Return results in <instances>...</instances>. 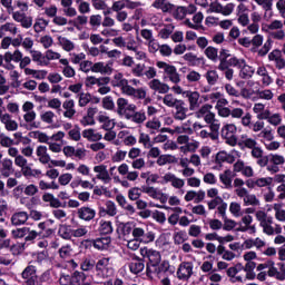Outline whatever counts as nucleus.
Instances as JSON below:
<instances>
[{
  "instance_id": "obj_1",
  "label": "nucleus",
  "mask_w": 285,
  "mask_h": 285,
  "mask_svg": "<svg viewBox=\"0 0 285 285\" xmlns=\"http://www.w3.org/2000/svg\"><path fill=\"white\" fill-rule=\"evenodd\" d=\"M21 278L24 285H48L52 282L50 271L43 272L40 276L37 275V266L29 263L21 273Z\"/></svg>"
},
{
  "instance_id": "obj_2",
  "label": "nucleus",
  "mask_w": 285,
  "mask_h": 285,
  "mask_svg": "<svg viewBox=\"0 0 285 285\" xmlns=\"http://www.w3.org/2000/svg\"><path fill=\"white\" fill-rule=\"evenodd\" d=\"M140 255L144 259H148L146 267L147 277H153V274H155V271L153 269L157 268V266L161 264V253L156 249L144 247L140 248Z\"/></svg>"
},
{
  "instance_id": "obj_3",
  "label": "nucleus",
  "mask_w": 285,
  "mask_h": 285,
  "mask_svg": "<svg viewBox=\"0 0 285 285\" xmlns=\"http://www.w3.org/2000/svg\"><path fill=\"white\" fill-rule=\"evenodd\" d=\"M11 237L13 239H23L26 244H35L37 239V230L31 229L30 227H21L11 230Z\"/></svg>"
},
{
  "instance_id": "obj_4",
  "label": "nucleus",
  "mask_w": 285,
  "mask_h": 285,
  "mask_svg": "<svg viewBox=\"0 0 285 285\" xmlns=\"http://www.w3.org/2000/svg\"><path fill=\"white\" fill-rule=\"evenodd\" d=\"M193 262H183L179 264L178 269L176 272L177 278L183 282H188L190 277H193Z\"/></svg>"
},
{
  "instance_id": "obj_5",
  "label": "nucleus",
  "mask_w": 285,
  "mask_h": 285,
  "mask_svg": "<svg viewBox=\"0 0 285 285\" xmlns=\"http://www.w3.org/2000/svg\"><path fill=\"white\" fill-rule=\"evenodd\" d=\"M127 266L132 275H139L146 268V261L137 255H132Z\"/></svg>"
},
{
  "instance_id": "obj_6",
  "label": "nucleus",
  "mask_w": 285,
  "mask_h": 285,
  "mask_svg": "<svg viewBox=\"0 0 285 285\" xmlns=\"http://www.w3.org/2000/svg\"><path fill=\"white\" fill-rule=\"evenodd\" d=\"M112 238H110V236H106L92 240L86 239L83 240V244L86 247L94 246V248H97V250H106V248L110 246Z\"/></svg>"
},
{
  "instance_id": "obj_7",
  "label": "nucleus",
  "mask_w": 285,
  "mask_h": 285,
  "mask_svg": "<svg viewBox=\"0 0 285 285\" xmlns=\"http://www.w3.org/2000/svg\"><path fill=\"white\" fill-rule=\"evenodd\" d=\"M77 215L82 222H92L97 217V212L88 206H83L78 208Z\"/></svg>"
},
{
  "instance_id": "obj_8",
  "label": "nucleus",
  "mask_w": 285,
  "mask_h": 285,
  "mask_svg": "<svg viewBox=\"0 0 285 285\" xmlns=\"http://www.w3.org/2000/svg\"><path fill=\"white\" fill-rule=\"evenodd\" d=\"M235 164V156L226 153L218 151L216 154L215 164H217L218 168H223L224 164Z\"/></svg>"
},
{
  "instance_id": "obj_9",
  "label": "nucleus",
  "mask_w": 285,
  "mask_h": 285,
  "mask_svg": "<svg viewBox=\"0 0 285 285\" xmlns=\"http://www.w3.org/2000/svg\"><path fill=\"white\" fill-rule=\"evenodd\" d=\"M149 88L156 92H159V95H166L170 90V86L161 82L159 79H153L149 82Z\"/></svg>"
},
{
  "instance_id": "obj_10",
  "label": "nucleus",
  "mask_w": 285,
  "mask_h": 285,
  "mask_svg": "<svg viewBox=\"0 0 285 285\" xmlns=\"http://www.w3.org/2000/svg\"><path fill=\"white\" fill-rule=\"evenodd\" d=\"M185 106L186 102H184V100H178V102L174 106V108L176 109L174 118L177 121H184V119H186V112H188V108H186Z\"/></svg>"
},
{
  "instance_id": "obj_11",
  "label": "nucleus",
  "mask_w": 285,
  "mask_h": 285,
  "mask_svg": "<svg viewBox=\"0 0 285 285\" xmlns=\"http://www.w3.org/2000/svg\"><path fill=\"white\" fill-rule=\"evenodd\" d=\"M29 216L27 212H17L11 216L12 226H23L28 222Z\"/></svg>"
},
{
  "instance_id": "obj_12",
  "label": "nucleus",
  "mask_w": 285,
  "mask_h": 285,
  "mask_svg": "<svg viewBox=\"0 0 285 285\" xmlns=\"http://www.w3.org/2000/svg\"><path fill=\"white\" fill-rule=\"evenodd\" d=\"M72 285H92L83 272L75 271Z\"/></svg>"
},
{
  "instance_id": "obj_13",
  "label": "nucleus",
  "mask_w": 285,
  "mask_h": 285,
  "mask_svg": "<svg viewBox=\"0 0 285 285\" xmlns=\"http://www.w3.org/2000/svg\"><path fill=\"white\" fill-rule=\"evenodd\" d=\"M184 95L188 98L189 110H195L199 106V91H185Z\"/></svg>"
},
{
  "instance_id": "obj_14",
  "label": "nucleus",
  "mask_w": 285,
  "mask_h": 285,
  "mask_svg": "<svg viewBox=\"0 0 285 285\" xmlns=\"http://www.w3.org/2000/svg\"><path fill=\"white\" fill-rule=\"evenodd\" d=\"M244 59H238L237 57H232L229 59H227L226 65L223 67H218V70H220L222 72H224V70H228V68L233 67V68H242V65L244 63Z\"/></svg>"
},
{
  "instance_id": "obj_15",
  "label": "nucleus",
  "mask_w": 285,
  "mask_h": 285,
  "mask_svg": "<svg viewBox=\"0 0 285 285\" xmlns=\"http://www.w3.org/2000/svg\"><path fill=\"white\" fill-rule=\"evenodd\" d=\"M239 71V77L240 79H250L253 77V75H255V68L248 66L246 63V60H244V63L242 65V67H238Z\"/></svg>"
},
{
  "instance_id": "obj_16",
  "label": "nucleus",
  "mask_w": 285,
  "mask_h": 285,
  "mask_svg": "<svg viewBox=\"0 0 285 285\" xmlns=\"http://www.w3.org/2000/svg\"><path fill=\"white\" fill-rule=\"evenodd\" d=\"M109 265H110V258L102 257L96 263L94 268L97 275H104V273L108 269Z\"/></svg>"
},
{
  "instance_id": "obj_17",
  "label": "nucleus",
  "mask_w": 285,
  "mask_h": 285,
  "mask_svg": "<svg viewBox=\"0 0 285 285\" xmlns=\"http://www.w3.org/2000/svg\"><path fill=\"white\" fill-rule=\"evenodd\" d=\"M28 246H30V244L28 243H12L11 248L9 249V252L11 253V255L13 256H19L23 253V250H26V248H28Z\"/></svg>"
},
{
  "instance_id": "obj_18",
  "label": "nucleus",
  "mask_w": 285,
  "mask_h": 285,
  "mask_svg": "<svg viewBox=\"0 0 285 285\" xmlns=\"http://www.w3.org/2000/svg\"><path fill=\"white\" fill-rule=\"evenodd\" d=\"M98 121H99V124H104L102 125V130L110 131L116 126L115 120L114 119L111 120L110 117H108V116L100 115L98 117Z\"/></svg>"
},
{
  "instance_id": "obj_19",
  "label": "nucleus",
  "mask_w": 285,
  "mask_h": 285,
  "mask_svg": "<svg viewBox=\"0 0 285 285\" xmlns=\"http://www.w3.org/2000/svg\"><path fill=\"white\" fill-rule=\"evenodd\" d=\"M58 235L62 239H72V227L70 225H60L58 229Z\"/></svg>"
},
{
  "instance_id": "obj_20",
  "label": "nucleus",
  "mask_w": 285,
  "mask_h": 285,
  "mask_svg": "<svg viewBox=\"0 0 285 285\" xmlns=\"http://www.w3.org/2000/svg\"><path fill=\"white\" fill-rule=\"evenodd\" d=\"M183 59L189 62V66H199V63H204V57H197L193 52L185 53Z\"/></svg>"
},
{
  "instance_id": "obj_21",
  "label": "nucleus",
  "mask_w": 285,
  "mask_h": 285,
  "mask_svg": "<svg viewBox=\"0 0 285 285\" xmlns=\"http://www.w3.org/2000/svg\"><path fill=\"white\" fill-rule=\"evenodd\" d=\"M98 232L100 233V235H112V222L100 220Z\"/></svg>"
},
{
  "instance_id": "obj_22",
  "label": "nucleus",
  "mask_w": 285,
  "mask_h": 285,
  "mask_svg": "<svg viewBox=\"0 0 285 285\" xmlns=\"http://www.w3.org/2000/svg\"><path fill=\"white\" fill-rule=\"evenodd\" d=\"M156 164L158 166H166V164H177V158L173 155H160Z\"/></svg>"
},
{
  "instance_id": "obj_23",
  "label": "nucleus",
  "mask_w": 285,
  "mask_h": 285,
  "mask_svg": "<svg viewBox=\"0 0 285 285\" xmlns=\"http://www.w3.org/2000/svg\"><path fill=\"white\" fill-rule=\"evenodd\" d=\"M32 61H36L38 66H50V61L46 60V56L41 51H31Z\"/></svg>"
},
{
  "instance_id": "obj_24",
  "label": "nucleus",
  "mask_w": 285,
  "mask_h": 285,
  "mask_svg": "<svg viewBox=\"0 0 285 285\" xmlns=\"http://www.w3.org/2000/svg\"><path fill=\"white\" fill-rule=\"evenodd\" d=\"M127 119H131L134 124H144L146 120V112L136 111L134 114H127Z\"/></svg>"
},
{
  "instance_id": "obj_25",
  "label": "nucleus",
  "mask_w": 285,
  "mask_h": 285,
  "mask_svg": "<svg viewBox=\"0 0 285 285\" xmlns=\"http://www.w3.org/2000/svg\"><path fill=\"white\" fill-rule=\"evenodd\" d=\"M91 72H101L102 75H106L109 72H112V68L104 66V62H96L90 68Z\"/></svg>"
},
{
  "instance_id": "obj_26",
  "label": "nucleus",
  "mask_w": 285,
  "mask_h": 285,
  "mask_svg": "<svg viewBox=\"0 0 285 285\" xmlns=\"http://www.w3.org/2000/svg\"><path fill=\"white\" fill-rule=\"evenodd\" d=\"M257 146V140L253 138H247L245 140L238 141V147L240 150H245V148H249V150H253Z\"/></svg>"
},
{
  "instance_id": "obj_27",
  "label": "nucleus",
  "mask_w": 285,
  "mask_h": 285,
  "mask_svg": "<svg viewBox=\"0 0 285 285\" xmlns=\"http://www.w3.org/2000/svg\"><path fill=\"white\" fill-rule=\"evenodd\" d=\"M156 275H161V273H168L170 271V263L168 261H163L158 266L153 268Z\"/></svg>"
},
{
  "instance_id": "obj_28",
  "label": "nucleus",
  "mask_w": 285,
  "mask_h": 285,
  "mask_svg": "<svg viewBox=\"0 0 285 285\" xmlns=\"http://www.w3.org/2000/svg\"><path fill=\"white\" fill-rule=\"evenodd\" d=\"M218 53H219V50L213 46H209L205 49V56L210 61H217Z\"/></svg>"
},
{
  "instance_id": "obj_29",
  "label": "nucleus",
  "mask_w": 285,
  "mask_h": 285,
  "mask_svg": "<svg viewBox=\"0 0 285 285\" xmlns=\"http://www.w3.org/2000/svg\"><path fill=\"white\" fill-rule=\"evenodd\" d=\"M10 170H12V160L6 158L2 163V168L0 169V173L4 177H10Z\"/></svg>"
},
{
  "instance_id": "obj_30",
  "label": "nucleus",
  "mask_w": 285,
  "mask_h": 285,
  "mask_svg": "<svg viewBox=\"0 0 285 285\" xmlns=\"http://www.w3.org/2000/svg\"><path fill=\"white\" fill-rule=\"evenodd\" d=\"M188 239V234H186L185 230L176 232L174 234V244L176 246H179L180 244H184Z\"/></svg>"
},
{
  "instance_id": "obj_31",
  "label": "nucleus",
  "mask_w": 285,
  "mask_h": 285,
  "mask_svg": "<svg viewBox=\"0 0 285 285\" xmlns=\"http://www.w3.org/2000/svg\"><path fill=\"white\" fill-rule=\"evenodd\" d=\"M95 266H96V262L92 258H85L80 264L81 271H85V272L95 271Z\"/></svg>"
},
{
  "instance_id": "obj_32",
  "label": "nucleus",
  "mask_w": 285,
  "mask_h": 285,
  "mask_svg": "<svg viewBox=\"0 0 285 285\" xmlns=\"http://www.w3.org/2000/svg\"><path fill=\"white\" fill-rule=\"evenodd\" d=\"M58 40L59 43L62 46V49L66 50V52H71V50H75V43L68 40V38L59 37Z\"/></svg>"
},
{
  "instance_id": "obj_33",
  "label": "nucleus",
  "mask_w": 285,
  "mask_h": 285,
  "mask_svg": "<svg viewBox=\"0 0 285 285\" xmlns=\"http://www.w3.org/2000/svg\"><path fill=\"white\" fill-rule=\"evenodd\" d=\"M230 175H233V171L230 169H227L224 171V174L219 175V179L224 186H232L233 185V179L230 178Z\"/></svg>"
},
{
  "instance_id": "obj_34",
  "label": "nucleus",
  "mask_w": 285,
  "mask_h": 285,
  "mask_svg": "<svg viewBox=\"0 0 285 285\" xmlns=\"http://www.w3.org/2000/svg\"><path fill=\"white\" fill-rule=\"evenodd\" d=\"M205 77L209 86H215V83H217V80L219 79V75L215 70L207 71Z\"/></svg>"
},
{
  "instance_id": "obj_35",
  "label": "nucleus",
  "mask_w": 285,
  "mask_h": 285,
  "mask_svg": "<svg viewBox=\"0 0 285 285\" xmlns=\"http://www.w3.org/2000/svg\"><path fill=\"white\" fill-rule=\"evenodd\" d=\"M70 139H72V141H80L81 140V128L79 127V125H75V128L69 130L68 132Z\"/></svg>"
},
{
  "instance_id": "obj_36",
  "label": "nucleus",
  "mask_w": 285,
  "mask_h": 285,
  "mask_svg": "<svg viewBox=\"0 0 285 285\" xmlns=\"http://www.w3.org/2000/svg\"><path fill=\"white\" fill-rule=\"evenodd\" d=\"M228 57H230V51L227 49L222 48L219 51V65L218 68H224L226 65V61L228 60Z\"/></svg>"
},
{
  "instance_id": "obj_37",
  "label": "nucleus",
  "mask_w": 285,
  "mask_h": 285,
  "mask_svg": "<svg viewBox=\"0 0 285 285\" xmlns=\"http://www.w3.org/2000/svg\"><path fill=\"white\" fill-rule=\"evenodd\" d=\"M237 132V127L235 125H225L222 128L220 137H228V135H235Z\"/></svg>"
},
{
  "instance_id": "obj_38",
  "label": "nucleus",
  "mask_w": 285,
  "mask_h": 285,
  "mask_svg": "<svg viewBox=\"0 0 285 285\" xmlns=\"http://www.w3.org/2000/svg\"><path fill=\"white\" fill-rule=\"evenodd\" d=\"M163 102L165 104V106H168V108H175V106H177V102H179V99L173 97L171 94H167L164 97Z\"/></svg>"
},
{
  "instance_id": "obj_39",
  "label": "nucleus",
  "mask_w": 285,
  "mask_h": 285,
  "mask_svg": "<svg viewBox=\"0 0 285 285\" xmlns=\"http://www.w3.org/2000/svg\"><path fill=\"white\" fill-rule=\"evenodd\" d=\"M92 99V96L90 95V92L80 94L79 97V101H78V106H80V108H85V106H88V104H90V100Z\"/></svg>"
},
{
  "instance_id": "obj_40",
  "label": "nucleus",
  "mask_w": 285,
  "mask_h": 285,
  "mask_svg": "<svg viewBox=\"0 0 285 285\" xmlns=\"http://www.w3.org/2000/svg\"><path fill=\"white\" fill-rule=\"evenodd\" d=\"M210 110H213V105H204L203 107L199 108L198 111H196V118L197 119H202L204 116H207L208 112H210Z\"/></svg>"
},
{
  "instance_id": "obj_41",
  "label": "nucleus",
  "mask_w": 285,
  "mask_h": 285,
  "mask_svg": "<svg viewBox=\"0 0 285 285\" xmlns=\"http://www.w3.org/2000/svg\"><path fill=\"white\" fill-rule=\"evenodd\" d=\"M128 197L131 202H137L141 197V189L139 187H132L128 191Z\"/></svg>"
},
{
  "instance_id": "obj_42",
  "label": "nucleus",
  "mask_w": 285,
  "mask_h": 285,
  "mask_svg": "<svg viewBox=\"0 0 285 285\" xmlns=\"http://www.w3.org/2000/svg\"><path fill=\"white\" fill-rule=\"evenodd\" d=\"M102 108L105 110H115V101L112 100V96H106L102 98Z\"/></svg>"
},
{
  "instance_id": "obj_43",
  "label": "nucleus",
  "mask_w": 285,
  "mask_h": 285,
  "mask_svg": "<svg viewBox=\"0 0 285 285\" xmlns=\"http://www.w3.org/2000/svg\"><path fill=\"white\" fill-rule=\"evenodd\" d=\"M197 148H199L197 142H188L186 146L180 147V151L187 155L188 153H196Z\"/></svg>"
},
{
  "instance_id": "obj_44",
  "label": "nucleus",
  "mask_w": 285,
  "mask_h": 285,
  "mask_svg": "<svg viewBox=\"0 0 285 285\" xmlns=\"http://www.w3.org/2000/svg\"><path fill=\"white\" fill-rule=\"evenodd\" d=\"M117 112L118 115H124L126 112V108L128 107V100L126 98H118L117 99Z\"/></svg>"
},
{
  "instance_id": "obj_45",
  "label": "nucleus",
  "mask_w": 285,
  "mask_h": 285,
  "mask_svg": "<svg viewBox=\"0 0 285 285\" xmlns=\"http://www.w3.org/2000/svg\"><path fill=\"white\" fill-rule=\"evenodd\" d=\"M72 279H75V273L71 275L69 274H61L59 278L60 285H72Z\"/></svg>"
},
{
  "instance_id": "obj_46",
  "label": "nucleus",
  "mask_w": 285,
  "mask_h": 285,
  "mask_svg": "<svg viewBox=\"0 0 285 285\" xmlns=\"http://www.w3.org/2000/svg\"><path fill=\"white\" fill-rule=\"evenodd\" d=\"M273 43V40L267 39L262 49L258 51L259 57H266L267 52H271V46Z\"/></svg>"
},
{
  "instance_id": "obj_47",
  "label": "nucleus",
  "mask_w": 285,
  "mask_h": 285,
  "mask_svg": "<svg viewBox=\"0 0 285 285\" xmlns=\"http://www.w3.org/2000/svg\"><path fill=\"white\" fill-rule=\"evenodd\" d=\"M37 193H39V187H37L35 184L28 185L24 188V195H27L28 197H35Z\"/></svg>"
},
{
  "instance_id": "obj_48",
  "label": "nucleus",
  "mask_w": 285,
  "mask_h": 285,
  "mask_svg": "<svg viewBox=\"0 0 285 285\" xmlns=\"http://www.w3.org/2000/svg\"><path fill=\"white\" fill-rule=\"evenodd\" d=\"M106 206H107V215H109V217H115V215H117V206L115 205V202L108 200L106 203Z\"/></svg>"
},
{
  "instance_id": "obj_49",
  "label": "nucleus",
  "mask_w": 285,
  "mask_h": 285,
  "mask_svg": "<svg viewBox=\"0 0 285 285\" xmlns=\"http://www.w3.org/2000/svg\"><path fill=\"white\" fill-rule=\"evenodd\" d=\"M186 14V7H177L173 12L175 19H185Z\"/></svg>"
},
{
  "instance_id": "obj_50",
  "label": "nucleus",
  "mask_w": 285,
  "mask_h": 285,
  "mask_svg": "<svg viewBox=\"0 0 285 285\" xmlns=\"http://www.w3.org/2000/svg\"><path fill=\"white\" fill-rule=\"evenodd\" d=\"M71 253H72V249L70 248V245L62 246L59 249V255H60L61 259H68V257H70Z\"/></svg>"
},
{
  "instance_id": "obj_51",
  "label": "nucleus",
  "mask_w": 285,
  "mask_h": 285,
  "mask_svg": "<svg viewBox=\"0 0 285 285\" xmlns=\"http://www.w3.org/2000/svg\"><path fill=\"white\" fill-rule=\"evenodd\" d=\"M58 181L60 186H68L72 181V174H62L59 176Z\"/></svg>"
},
{
  "instance_id": "obj_52",
  "label": "nucleus",
  "mask_w": 285,
  "mask_h": 285,
  "mask_svg": "<svg viewBox=\"0 0 285 285\" xmlns=\"http://www.w3.org/2000/svg\"><path fill=\"white\" fill-rule=\"evenodd\" d=\"M256 95H258L259 99H266L267 101L273 99V91H271V89H265L263 91L257 90Z\"/></svg>"
},
{
  "instance_id": "obj_53",
  "label": "nucleus",
  "mask_w": 285,
  "mask_h": 285,
  "mask_svg": "<svg viewBox=\"0 0 285 285\" xmlns=\"http://www.w3.org/2000/svg\"><path fill=\"white\" fill-rule=\"evenodd\" d=\"M257 6H262L264 10H266V12H268V10H273V0H254Z\"/></svg>"
},
{
  "instance_id": "obj_54",
  "label": "nucleus",
  "mask_w": 285,
  "mask_h": 285,
  "mask_svg": "<svg viewBox=\"0 0 285 285\" xmlns=\"http://www.w3.org/2000/svg\"><path fill=\"white\" fill-rule=\"evenodd\" d=\"M269 157H271L269 161L274 164V166H281L285 161L284 156H279L277 154L275 155L271 154Z\"/></svg>"
},
{
  "instance_id": "obj_55",
  "label": "nucleus",
  "mask_w": 285,
  "mask_h": 285,
  "mask_svg": "<svg viewBox=\"0 0 285 285\" xmlns=\"http://www.w3.org/2000/svg\"><path fill=\"white\" fill-rule=\"evenodd\" d=\"M223 219H224L223 230L230 232L233 230V228H235V226H237V223L233 219H228V217Z\"/></svg>"
},
{
  "instance_id": "obj_56",
  "label": "nucleus",
  "mask_w": 285,
  "mask_h": 285,
  "mask_svg": "<svg viewBox=\"0 0 285 285\" xmlns=\"http://www.w3.org/2000/svg\"><path fill=\"white\" fill-rule=\"evenodd\" d=\"M245 206H259V199L255 195H247V199H244Z\"/></svg>"
},
{
  "instance_id": "obj_57",
  "label": "nucleus",
  "mask_w": 285,
  "mask_h": 285,
  "mask_svg": "<svg viewBox=\"0 0 285 285\" xmlns=\"http://www.w3.org/2000/svg\"><path fill=\"white\" fill-rule=\"evenodd\" d=\"M126 151H121L118 150L112 157H111V161H114V164H119V161H124V159H126Z\"/></svg>"
},
{
  "instance_id": "obj_58",
  "label": "nucleus",
  "mask_w": 285,
  "mask_h": 285,
  "mask_svg": "<svg viewBox=\"0 0 285 285\" xmlns=\"http://www.w3.org/2000/svg\"><path fill=\"white\" fill-rule=\"evenodd\" d=\"M145 68H146V65L138 63L135 66V68L131 70V72L135 77H144Z\"/></svg>"
},
{
  "instance_id": "obj_59",
  "label": "nucleus",
  "mask_w": 285,
  "mask_h": 285,
  "mask_svg": "<svg viewBox=\"0 0 285 285\" xmlns=\"http://www.w3.org/2000/svg\"><path fill=\"white\" fill-rule=\"evenodd\" d=\"M40 43H42L43 48L48 50V48H50L55 41L52 40V37L43 36L40 38Z\"/></svg>"
},
{
  "instance_id": "obj_60",
  "label": "nucleus",
  "mask_w": 285,
  "mask_h": 285,
  "mask_svg": "<svg viewBox=\"0 0 285 285\" xmlns=\"http://www.w3.org/2000/svg\"><path fill=\"white\" fill-rule=\"evenodd\" d=\"M258 137H263V139H266L267 141H273L275 139L271 128L269 129H263L262 132L258 135Z\"/></svg>"
},
{
  "instance_id": "obj_61",
  "label": "nucleus",
  "mask_w": 285,
  "mask_h": 285,
  "mask_svg": "<svg viewBox=\"0 0 285 285\" xmlns=\"http://www.w3.org/2000/svg\"><path fill=\"white\" fill-rule=\"evenodd\" d=\"M267 121L272 126H279V124H282V116H279V114H274V115L269 116Z\"/></svg>"
},
{
  "instance_id": "obj_62",
  "label": "nucleus",
  "mask_w": 285,
  "mask_h": 285,
  "mask_svg": "<svg viewBox=\"0 0 285 285\" xmlns=\"http://www.w3.org/2000/svg\"><path fill=\"white\" fill-rule=\"evenodd\" d=\"M35 255H36V262L38 264H43V262L48 259V250L38 252Z\"/></svg>"
},
{
  "instance_id": "obj_63",
  "label": "nucleus",
  "mask_w": 285,
  "mask_h": 285,
  "mask_svg": "<svg viewBox=\"0 0 285 285\" xmlns=\"http://www.w3.org/2000/svg\"><path fill=\"white\" fill-rule=\"evenodd\" d=\"M159 52L161 57H170V55H173V48L168 45H163L160 46Z\"/></svg>"
},
{
  "instance_id": "obj_64",
  "label": "nucleus",
  "mask_w": 285,
  "mask_h": 285,
  "mask_svg": "<svg viewBox=\"0 0 285 285\" xmlns=\"http://www.w3.org/2000/svg\"><path fill=\"white\" fill-rule=\"evenodd\" d=\"M276 8L279 11L281 17L285 19V0H278L276 3Z\"/></svg>"
}]
</instances>
